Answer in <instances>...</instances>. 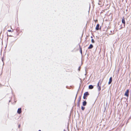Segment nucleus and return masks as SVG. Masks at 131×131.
I'll return each instance as SVG.
<instances>
[{"instance_id": "dca6fc26", "label": "nucleus", "mask_w": 131, "mask_h": 131, "mask_svg": "<svg viewBox=\"0 0 131 131\" xmlns=\"http://www.w3.org/2000/svg\"><path fill=\"white\" fill-rule=\"evenodd\" d=\"M80 102H78L77 103V106H79L80 105Z\"/></svg>"}, {"instance_id": "5701e85b", "label": "nucleus", "mask_w": 131, "mask_h": 131, "mask_svg": "<svg viewBox=\"0 0 131 131\" xmlns=\"http://www.w3.org/2000/svg\"><path fill=\"white\" fill-rule=\"evenodd\" d=\"M63 131H66L65 130H64Z\"/></svg>"}, {"instance_id": "f3484780", "label": "nucleus", "mask_w": 131, "mask_h": 131, "mask_svg": "<svg viewBox=\"0 0 131 131\" xmlns=\"http://www.w3.org/2000/svg\"><path fill=\"white\" fill-rule=\"evenodd\" d=\"M78 92H77V94H76V97H75V100H74V101H75V100H76V98L77 97V94H78Z\"/></svg>"}, {"instance_id": "20e7f679", "label": "nucleus", "mask_w": 131, "mask_h": 131, "mask_svg": "<svg viewBox=\"0 0 131 131\" xmlns=\"http://www.w3.org/2000/svg\"><path fill=\"white\" fill-rule=\"evenodd\" d=\"M122 22L124 24V26H125V18L124 17L122 18Z\"/></svg>"}, {"instance_id": "9d476101", "label": "nucleus", "mask_w": 131, "mask_h": 131, "mask_svg": "<svg viewBox=\"0 0 131 131\" xmlns=\"http://www.w3.org/2000/svg\"><path fill=\"white\" fill-rule=\"evenodd\" d=\"M86 102L85 101L83 102L82 104L83 106H85V105H86Z\"/></svg>"}, {"instance_id": "a211bd4d", "label": "nucleus", "mask_w": 131, "mask_h": 131, "mask_svg": "<svg viewBox=\"0 0 131 131\" xmlns=\"http://www.w3.org/2000/svg\"><path fill=\"white\" fill-rule=\"evenodd\" d=\"M80 67H79L78 68V70L79 71H80Z\"/></svg>"}, {"instance_id": "aec40b11", "label": "nucleus", "mask_w": 131, "mask_h": 131, "mask_svg": "<svg viewBox=\"0 0 131 131\" xmlns=\"http://www.w3.org/2000/svg\"><path fill=\"white\" fill-rule=\"evenodd\" d=\"M20 125H18V127L19 128L20 127Z\"/></svg>"}, {"instance_id": "4be33fe9", "label": "nucleus", "mask_w": 131, "mask_h": 131, "mask_svg": "<svg viewBox=\"0 0 131 131\" xmlns=\"http://www.w3.org/2000/svg\"><path fill=\"white\" fill-rule=\"evenodd\" d=\"M38 131H41L40 130H39Z\"/></svg>"}, {"instance_id": "2eb2a0df", "label": "nucleus", "mask_w": 131, "mask_h": 131, "mask_svg": "<svg viewBox=\"0 0 131 131\" xmlns=\"http://www.w3.org/2000/svg\"><path fill=\"white\" fill-rule=\"evenodd\" d=\"M91 42L92 43H94V41L93 39H92L91 40Z\"/></svg>"}, {"instance_id": "f03ea898", "label": "nucleus", "mask_w": 131, "mask_h": 131, "mask_svg": "<svg viewBox=\"0 0 131 131\" xmlns=\"http://www.w3.org/2000/svg\"><path fill=\"white\" fill-rule=\"evenodd\" d=\"M89 95V94L88 92H87L85 93L84 94V96H83V99H85L86 97L87 96Z\"/></svg>"}, {"instance_id": "4468645a", "label": "nucleus", "mask_w": 131, "mask_h": 131, "mask_svg": "<svg viewBox=\"0 0 131 131\" xmlns=\"http://www.w3.org/2000/svg\"><path fill=\"white\" fill-rule=\"evenodd\" d=\"M81 109L82 110H84L85 109V107L82 106L81 107Z\"/></svg>"}, {"instance_id": "6e6552de", "label": "nucleus", "mask_w": 131, "mask_h": 131, "mask_svg": "<svg viewBox=\"0 0 131 131\" xmlns=\"http://www.w3.org/2000/svg\"><path fill=\"white\" fill-rule=\"evenodd\" d=\"M94 86L92 85H91L89 86V88L90 89H93Z\"/></svg>"}, {"instance_id": "423d86ee", "label": "nucleus", "mask_w": 131, "mask_h": 131, "mask_svg": "<svg viewBox=\"0 0 131 131\" xmlns=\"http://www.w3.org/2000/svg\"><path fill=\"white\" fill-rule=\"evenodd\" d=\"M112 81V77H111L110 78L109 82H108V84H110L111 83Z\"/></svg>"}, {"instance_id": "39448f33", "label": "nucleus", "mask_w": 131, "mask_h": 131, "mask_svg": "<svg viewBox=\"0 0 131 131\" xmlns=\"http://www.w3.org/2000/svg\"><path fill=\"white\" fill-rule=\"evenodd\" d=\"M21 112V108H19L18 109L17 112L19 114H20Z\"/></svg>"}, {"instance_id": "6ab92c4d", "label": "nucleus", "mask_w": 131, "mask_h": 131, "mask_svg": "<svg viewBox=\"0 0 131 131\" xmlns=\"http://www.w3.org/2000/svg\"><path fill=\"white\" fill-rule=\"evenodd\" d=\"M8 32H11V30H8Z\"/></svg>"}, {"instance_id": "412c9836", "label": "nucleus", "mask_w": 131, "mask_h": 131, "mask_svg": "<svg viewBox=\"0 0 131 131\" xmlns=\"http://www.w3.org/2000/svg\"><path fill=\"white\" fill-rule=\"evenodd\" d=\"M2 61H3V58H2Z\"/></svg>"}, {"instance_id": "1a4fd4ad", "label": "nucleus", "mask_w": 131, "mask_h": 131, "mask_svg": "<svg viewBox=\"0 0 131 131\" xmlns=\"http://www.w3.org/2000/svg\"><path fill=\"white\" fill-rule=\"evenodd\" d=\"M93 46L91 44L89 46L88 48V49H91L93 48Z\"/></svg>"}, {"instance_id": "b1692460", "label": "nucleus", "mask_w": 131, "mask_h": 131, "mask_svg": "<svg viewBox=\"0 0 131 131\" xmlns=\"http://www.w3.org/2000/svg\"><path fill=\"white\" fill-rule=\"evenodd\" d=\"M91 38H92V36H91Z\"/></svg>"}, {"instance_id": "f257e3e1", "label": "nucleus", "mask_w": 131, "mask_h": 131, "mask_svg": "<svg viewBox=\"0 0 131 131\" xmlns=\"http://www.w3.org/2000/svg\"><path fill=\"white\" fill-rule=\"evenodd\" d=\"M100 80L99 82L98 83V84H97V88L98 89V91H100L101 90V83H100V85H99V84H100L99 83H100Z\"/></svg>"}, {"instance_id": "393cba45", "label": "nucleus", "mask_w": 131, "mask_h": 131, "mask_svg": "<svg viewBox=\"0 0 131 131\" xmlns=\"http://www.w3.org/2000/svg\"><path fill=\"white\" fill-rule=\"evenodd\" d=\"M101 29V27H100V29Z\"/></svg>"}, {"instance_id": "0eeeda50", "label": "nucleus", "mask_w": 131, "mask_h": 131, "mask_svg": "<svg viewBox=\"0 0 131 131\" xmlns=\"http://www.w3.org/2000/svg\"><path fill=\"white\" fill-rule=\"evenodd\" d=\"M99 26H100V25H99V24H98L96 26V28H95L96 29V30H98L99 29Z\"/></svg>"}, {"instance_id": "ddd939ff", "label": "nucleus", "mask_w": 131, "mask_h": 131, "mask_svg": "<svg viewBox=\"0 0 131 131\" xmlns=\"http://www.w3.org/2000/svg\"><path fill=\"white\" fill-rule=\"evenodd\" d=\"M80 52L82 54V50L81 48V47L80 48Z\"/></svg>"}, {"instance_id": "7ed1b4c3", "label": "nucleus", "mask_w": 131, "mask_h": 131, "mask_svg": "<svg viewBox=\"0 0 131 131\" xmlns=\"http://www.w3.org/2000/svg\"><path fill=\"white\" fill-rule=\"evenodd\" d=\"M129 92V90H127L125 92L124 95L127 96L128 97L129 95H128V93Z\"/></svg>"}, {"instance_id": "f8f14e48", "label": "nucleus", "mask_w": 131, "mask_h": 131, "mask_svg": "<svg viewBox=\"0 0 131 131\" xmlns=\"http://www.w3.org/2000/svg\"><path fill=\"white\" fill-rule=\"evenodd\" d=\"M81 96H79V98L78 100V102H80L81 101Z\"/></svg>"}, {"instance_id": "9b49d317", "label": "nucleus", "mask_w": 131, "mask_h": 131, "mask_svg": "<svg viewBox=\"0 0 131 131\" xmlns=\"http://www.w3.org/2000/svg\"><path fill=\"white\" fill-rule=\"evenodd\" d=\"M99 2L98 3V4L99 5H101L102 4V2L101 0H99Z\"/></svg>"}]
</instances>
